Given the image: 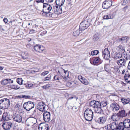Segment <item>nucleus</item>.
Segmentation results:
<instances>
[{
    "instance_id": "nucleus-1",
    "label": "nucleus",
    "mask_w": 130,
    "mask_h": 130,
    "mask_svg": "<svg viewBox=\"0 0 130 130\" xmlns=\"http://www.w3.org/2000/svg\"><path fill=\"white\" fill-rule=\"evenodd\" d=\"M43 9L41 11L40 14L45 17L54 18V15L56 14L53 11V8L51 5L47 3L43 4Z\"/></svg>"
},
{
    "instance_id": "nucleus-2",
    "label": "nucleus",
    "mask_w": 130,
    "mask_h": 130,
    "mask_svg": "<svg viewBox=\"0 0 130 130\" xmlns=\"http://www.w3.org/2000/svg\"><path fill=\"white\" fill-rule=\"evenodd\" d=\"M65 0H56V4L53 6V10L54 12L57 14L62 13L61 6L63 4Z\"/></svg>"
},
{
    "instance_id": "nucleus-3",
    "label": "nucleus",
    "mask_w": 130,
    "mask_h": 130,
    "mask_svg": "<svg viewBox=\"0 0 130 130\" xmlns=\"http://www.w3.org/2000/svg\"><path fill=\"white\" fill-rule=\"evenodd\" d=\"M89 106L94 108L95 113L100 114L103 113V111L101 109V104L100 102L92 101L90 102Z\"/></svg>"
},
{
    "instance_id": "nucleus-4",
    "label": "nucleus",
    "mask_w": 130,
    "mask_h": 130,
    "mask_svg": "<svg viewBox=\"0 0 130 130\" xmlns=\"http://www.w3.org/2000/svg\"><path fill=\"white\" fill-rule=\"evenodd\" d=\"M84 117L86 120L91 121L93 117V112L90 109L88 108L86 109L84 113Z\"/></svg>"
},
{
    "instance_id": "nucleus-5",
    "label": "nucleus",
    "mask_w": 130,
    "mask_h": 130,
    "mask_svg": "<svg viewBox=\"0 0 130 130\" xmlns=\"http://www.w3.org/2000/svg\"><path fill=\"white\" fill-rule=\"evenodd\" d=\"M91 21L89 19L83 21L80 23L79 28L82 31L86 29L90 25Z\"/></svg>"
},
{
    "instance_id": "nucleus-6",
    "label": "nucleus",
    "mask_w": 130,
    "mask_h": 130,
    "mask_svg": "<svg viewBox=\"0 0 130 130\" xmlns=\"http://www.w3.org/2000/svg\"><path fill=\"white\" fill-rule=\"evenodd\" d=\"M35 103L31 101H29L24 103L23 107L26 110L29 111L34 107Z\"/></svg>"
},
{
    "instance_id": "nucleus-7",
    "label": "nucleus",
    "mask_w": 130,
    "mask_h": 130,
    "mask_svg": "<svg viewBox=\"0 0 130 130\" xmlns=\"http://www.w3.org/2000/svg\"><path fill=\"white\" fill-rule=\"evenodd\" d=\"M13 126V124L12 121H5L2 125L3 128L5 130H10Z\"/></svg>"
},
{
    "instance_id": "nucleus-8",
    "label": "nucleus",
    "mask_w": 130,
    "mask_h": 130,
    "mask_svg": "<svg viewBox=\"0 0 130 130\" xmlns=\"http://www.w3.org/2000/svg\"><path fill=\"white\" fill-rule=\"evenodd\" d=\"M12 118L13 120L18 123H21L22 120V117L19 114L14 113L12 116Z\"/></svg>"
},
{
    "instance_id": "nucleus-9",
    "label": "nucleus",
    "mask_w": 130,
    "mask_h": 130,
    "mask_svg": "<svg viewBox=\"0 0 130 130\" xmlns=\"http://www.w3.org/2000/svg\"><path fill=\"white\" fill-rule=\"evenodd\" d=\"M45 105L42 102H39L37 105V108L39 110L44 112L45 110Z\"/></svg>"
},
{
    "instance_id": "nucleus-10",
    "label": "nucleus",
    "mask_w": 130,
    "mask_h": 130,
    "mask_svg": "<svg viewBox=\"0 0 130 130\" xmlns=\"http://www.w3.org/2000/svg\"><path fill=\"white\" fill-rule=\"evenodd\" d=\"M43 114V119L46 122H48L51 120V113L48 111H44Z\"/></svg>"
},
{
    "instance_id": "nucleus-11",
    "label": "nucleus",
    "mask_w": 130,
    "mask_h": 130,
    "mask_svg": "<svg viewBox=\"0 0 130 130\" xmlns=\"http://www.w3.org/2000/svg\"><path fill=\"white\" fill-rule=\"evenodd\" d=\"M107 118L106 116L101 117L98 118L96 122L101 125L106 124L107 122Z\"/></svg>"
},
{
    "instance_id": "nucleus-12",
    "label": "nucleus",
    "mask_w": 130,
    "mask_h": 130,
    "mask_svg": "<svg viewBox=\"0 0 130 130\" xmlns=\"http://www.w3.org/2000/svg\"><path fill=\"white\" fill-rule=\"evenodd\" d=\"M127 59V57H126L125 59H120L116 61L117 63L121 67L123 66L126 67V60Z\"/></svg>"
},
{
    "instance_id": "nucleus-13",
    "label": "nucleus",
    "mask_w": 130,
    "mask_h": 130,
    "mask_svg": "<svg viewBox=\"0 0 130 130\" xmlns=\"http://www.w3.org/2000/svg\"><path fill=\"white\" fill-rule=\"evenodd\" d=\"M112 5V1L111 0H106L103 3L102 7L104 9H107L110 7Z\"/></svg>"
},
{
    "instance_id": "nucleus-14",
    "label": "nucleus",
    "mask_w": 130,
    "mask_h": 130,
    "mask_svg": "<svg viewBox=\"0 0 130 130\" xmlns=\"http://www.w3.org/2000/svg\"><path fill=\"white\" fill-rule=\"evenodd\" d=\"M110 107L111 110L114 112H117L120 108L119 105L116 103H112L111 104Z\"/></svg>"
},
{
    "instance_id": "nucleus-15",
    "label": "nucleus",
    "mask_w": 130,
    "mask_h": 130,
    "mask_svg": "<svg viewBox=\"0 0 130 130\" xmlns=\"http://www.w3.org/2000/svg\"><path fill=\"white\" fill-rule=\"evenodd\" d=\"M13 83V81L10 79H3L1 81V83L2 85H6Z\"/></svg>"
},
{
    "instance_id": "nucleus-16",
    "label": "nucleus",
    "mask_w": 130,
    "mask_h": 130,
    "mask_svg": "<svg viewBox=\"0 0 130 130\" xmlns=\"http://www.w3.org/2000/svg\"><path fill=\"white\" fill-rule=\"evenodd\" d=\"M39 130H48V126L47 124L41 123L39 126Z\"/></svg>"
},
{
    "instance_id": "nucleus-17",
    "label": "nucleus",
    "mask_w": 130,
    "mask_h": 130,
    "mask_svg": "<svg viewBox=\"0 0 130 130\" xmlns=\"http://www.w3.org/2000/svg\"><path fill=\"white\" fill-rule=\"evenodd\" d=\"M34 49L36 51L39 52H41L44 50L43 47L39 45H36L34 46Z\"/></svg>"
},
{
    "instance_id": "nucleus-18",
    "label": "nucleus",
    "mask_w": 130,
    "mask_h": 130,
    "mask_svg": "<svg viewBox=\"0 0 130 130\" xmlns=\"http://www.w3.org/2000/svg\"><path fill=\"white\" fill-rule=\"evenodd\" d=\"M125 128H130V120L126 119L123 122Z\"/></svg>"
},
{
    "instance_id": "nucleus-19",
    "label": "nucleus",
    "mask_w": 130,
    "mask_h": 130,
    "mask_svg": "<svg viewBox=\"0 0 130 130\" xmlns=\"http://www.w3.org/2000/svg\"><path fill=\"white\" fill-rule=\"evenodd\" d=\"M4 109L8 108L10 104L9 100L7 99H4Z\"/></svg>"
},
{
    "instance_id": "nucleus-20",
    "label": "nucleus",
    "mask_w": 130,
    "mask_h": 130,
    "mask_svg": "<svg viewBox=\"0 0 130 130\" xmlns=\"http://www.w3.org/2000/svg\"><path fill=\"white\" fill-rule=\"evenodd\" d=\"M122 54L116 52L112 55L113 58L117 60V59H120L122 57Z\"/></svg>"
},
{
    "instance_id": "nucleus-21",
    "label": "nucleus",
    "mask_w": 130,
    "mask_h": 130,
    "mask_svg": "<svg viewBox=\"0 0 130 130\" xmlns=\"http://www.w3.org/2000/svg\"><path fill=\"white\" fill-rule=\"evenodd\" d=\"M118 113V115L121 118L127 116V114L126 112L125 113V111L124 109L121 110L120 111H119Z\"/></svg>"
},
{
    "instance_id": "nucleus-22",
    "label": "nucleus",
    "mask_w": 130,
    "mask_h": 130,
    "mask_svg": "<svg viewBox=\"0 0 130 130\" xmlns=\"http://www.w3.org/2000/svg\"><path fill=\"white\" fill-rule=\"evenodd\" d=\"M116 50L118 52L120 53L125 51L124 48L122 46L119 45L117 47Z\"/></svg>"
},
{
    "instance_id": "nucleus-23",
    "label": "nucleus",
    "mask_w": 130,
    "mask_h": 130,
    "mask_svg": "<svg viewBox=\"0 0 130 130\" xmlns=\"http://www.w3.org/2000/svg\"><path fill=\"white\" fill-rule=\"evenodd\" d=\"M9 119L8 114L6 113H3L2 118L0 119V121H1L3 120H6L7 121H9L8 120Z\"/></svg>"
},
{
    "instance_id": "nucleus-24",
    "label": "nucleus",
    "mask_w": 130,
    "mask_h": 130,
    "mask_svg": "<svg viewBox=\"0 0 130 130\" xmlns=\"http://www.w3.org/2000/svg\"><path fill=\"white\" fill-rule=\"evenodd\" d=\"M123 105L128 104L130 102V100L129 98H123L121 99Z\"/></svg>"
},
{
    "instance_id": "nucleus-25",
    "label": "nucleus",
    "mask_w": 130,
    "mask_h": 130,
    "mask_svg": "<svg viewBox=\"0 0 130 130\" xmlns=\"http://www.w3.org/2000/svg\"><path fill=\"white\" fill-rule=\"evenodd\" d=\"M120 118H121V117L118 115L117 113V114L116 113L112 115L111 117V119L113 120H115L117 121L119 120Z\"/></svg>"
},
{
    "instance_id": "nucleus-26",
    "label": "nucleus",
    "mask_w": 130,
    "mask_h": 130,
    "mask_svg": "<svg viewBox=\"0 0 130 130\" xmlns=\"http://www.w3.org/2000/svg\"><path fill=\"white\" fill-rule=\"evenodd\" d=\"M124 128L123 123L120 122L117 126L116 130H124Z\"/></svg>"
},
{
    "instance_id": "nucleus-27",
    "label": "nucleus",
    "mask_w": 130,
    "mask_h": 130,
    "mask_svg": "<svg viewBox=\"0 0 130 130\" xmlns=\"http://www.w3.org/2000/svg\"><path fill=\"white\" fill-rule=\"evenodd\" d=\"M110 128L111 129L116 130L117 126V124L115 122H112L110 125H109Z\"/></svg>"
},
{
    "instance_id": "nucleus-28",
    "label": "nucleus",
    "mask_w": 130,
    "mask_h": 130,
    "mask_svg": "<svg viewBox=\"0 0 130 130\" xmlns=\"http://www.w3.org/2000/svg\"><path fill=\"white\" fill-rule=\"evenodd\" d=\"M76 28H75L74 31L73 33V35L75 36H77L80 33L82 32V31L79 28L76 30Z\"/></svg>"
},
{
    "instance_id": "nucleus-29",
    "label": "nucleus",
    "mask_w": 130,
    "mask_h": 130,
    "mask_svg": "<svg viewBox=\"0 0 130 130\" xmlns=\"http://www.w3.org/2000/svg\"><path fill=\"white\" fill-rule=\"evenodd\" d=\"M124 79L127 83L130 82V74L128 73L125 74L124 76Z\"/></svg>"
},
{
    "instance_id": "nucleus-30",
    "label": "nucleus",
    "mask_w": 130,
    "mask_h": 130,
    "mask_svg": "<svg viewBox=\"0 0 130 130\" xmlns=\"http://www.w3.org/2000/svg\"><path fill=\"white\" fill-rule=\"evenodd\" d=\"M100 60V59L99 57H97L95 58L93 60V61H91V63L92 64L96 65L99 62Z\"/></svg>"
},
{
    "instance_id": "nucleus-31",
    "label": "nucleus",
    "mask_w": 130,
    "mask_h": 130,
    "mask_svg": "<svg viewBox=\"0 0 130 130\" xmlns=\"http://www.w3.org/2000/svg\"><path fill=\"white\" fill-rule=\"evenodd\" d=\"M114 17L111 14L104 15L103 17L104 19L108 20L110 19H112Z\"/></svg>"
},
{
    "instance_id": "nucleus-32",
    "label": "nucleus",
    "mask_w": 130,
    "mask_h": 130,
    "mask_svg": "<svg viewBox=\"0 0 130 130\" xmlns=\"http://www.w3.org/2000/svg\"><path fill=\"white\" fill-rule=\"evenodd\" d=\"M128 39L127 37L125 36L123 37L122 38L119 39L118 41H121L123 43L124 42H126L127 41Z\"/></svg>"
},
{
    "instance_id": "nucleus-33",
    "label": "nucleus",
    "mask_w": 130,
    "mask_h": 130,
    "mask_svg": "<svg viewBox=\"0 0 130 130\" xmlns=\"http://www.w3.org/2000/svg\"><path fill=\"white\" fill-rule=\"evenodd\" d=\"M39 70V69L37 68H33L32 69L30 73H35L38 72Z\"/></svg>"
},
{
    "instance_id": "nucleus-34",
    "label": "nucleus",
    "mask_w": 130,
    "mask_h": 130,
    "mask_svg": "<svg viewBox=\"0 0 130 130\" xmlns=\"http://www.w3.org/2000/svg\"><path fill=\"white\" fill-rule=\"evenodd\" d=\"M0 108L4 109V99L0 100Z\"/></svg>"
},
{
    "instance_id": "nucleus-35",
    "label": "nucleus",
    "mask_w": 130,
    "mask_h": 130,
    "mask_svg": "<svg viewBox=\"0 0 130 130\" xmlns=\"http://www.w3.org/2000/svg\"><path fill=\"white\" fill-rule=\"evenodd\" d=\"M99 51L98 50H95L92 51L91 53V55H97L99 53Z\"/></svg>"
},
{
    "instance_id": "nucleus-36",
    "label": "nucleus",
    "mask_w": 130,
    "mask_h": 130,
    "mask_svg": "<svg viewBox=\"0 0 130 130\" xmlns=\"http://www.w3.org/2000/svg\"><path fill=\"white\" fill-rule=\"evenodd\" d=\"M23 80L21 78H18L17 80V82L20 85H21L23 84Z\"/></svg>"
},
{
    "instance_id": "nucleus-37",
    "label": "nucleus",
    "mask_w": 130,
    "mask_h": 130,
    "mask_svg": "<svg viewBox=\"0 0 130 130\" xmlns=\"http://www.w3.org/2000/svg\"><path fill=\"white\" fill-rule=\"evenodd\" d=\"M81 82L85 85H87L89 84L87 80L84 78L83 80H81Z\"/></svg>"
},
{
    "instance_id": "nucleus-38",
    "label": "nucleus",
    "mask_w": 130,
    "mask_h": 130,
    "mask_svg": "<svg viewBox=\"0 0 130 130\" xmlns=\"http://www.w3.org/2000/svg\"><path fill=\"white\" fill-rule=\"evenodd\" d=\"M103 54H104V53L106 54H110V53L109 51H108V48H106L104 50L103 53Z\"/></svg>"
},
{
    "instance_id": "nucleus-39",
    "label": "nucleus",
    "mask_w": 130,
    "mask_h": 130,
    "mask_svg": "<svg viewBox=\"0 0 130 130\" xmlns=\"http://www.w3.org/2000/svg\"><path fill=\"white\" fill-rule=\"evenodd\" d=\"M103 54V56L104 58L106 60H108L110 57V54H106L104 53V54Z\"/></svg>"
},
{
    "instance_id": "nucleus-40",
    "label": "nucleus",
    "mask_w": 130,
    "mask_h": 130,
    "mask_svg": "<svg viewBox=\"0 0 130 130\" xmlns=\"http://www.w3.org/2000/svg\"><path fill=\"white\" fill-rule=\"evenodd\" d=\"M11 88L12 89H18L19 88V87L17 85L14 84L11 85Z\"/></svg>"
},
{
    "instance_id": "nucleus-41",
    "label": "nucleus",
    "mask_w": 130,
    "mask_h": 130,
    "mask_svg": "<svg viewBox=\"0 0 130 130\" xmlns=\"http://www.w3.org/2000/svg\"><path fill=\"white\" fill-rule=\"evenodd\" d=\"M120 67H119L118 66H116L114 67L113 68L114 70L116 72H119L120 71L119 69Z\"/></svg>"
},
{
    "instance_id": "nucleus-42",
    "label": "nucleus",
    "mask_w": 130,
    "mask_h": 130,
    "mask_svg": "<svg viewBox=\"0 0 130 130\" xmlns=\"http://www.w3.org/2000/svg\"><path fill=\"white\" fill-rule=\"evenodd\" d=\"M49 73L48 71H46L42 72L40 74L41 76H44L47 74Z\"/></svg>"
},
{
    "instance_id": "nucleus-43",
    "label": "nucleus",
    "mask_w": 130,
    "mask_h": 130,
    "mask_svg": "<svg viewBox=\"0 0 130 130\" xmlns=\"http://www.w3.org/2000/svg\"><path fill=\"white\" fill-rule=\"evenodd\" d=\"M62 72H63L64 71V73L65 74V75H66V73H67V76L68 77V76H69L68 72H67V71H65L62 68ZM66 77V75H65V76L64 77V80H67V79Z\"/></svg>"
},
{
    "instance_id": "nucleus-44",
    "label": "nucleus",
    "mask_w": 130,
    "mask_h": 130,
    "mask_svg": "<svg viewBox=\"0 0 130 130\" xmlns=\"http://www.w3.org/2000/svg\"><path fill=\"white\" fill-rule=\"evenodd\" d=\"M51 79V76L48 75L47 76L44 78L43 81L50 80Z\"/></svg>"
},
{
    "instance_id": "nucleus-45",
    "label": "nucleus",
    "mask_w": 130,
    "mask_h": 130,
    "mask_svg": "<svg viewBox=\"0 0 130 130\" xmlns=\"http://www.w3.org/2000/svg\"><path fill=\"white\" fill-rule=\"evenodd\" d=\"M36 2L37 3H42L43 4L44 3V0H36Z\"/></svg>"
},
{
    "instance_id": "nucleus-46",
    "label": "nucleus",
    "mask_w": 130,
    "mask_h": 130,
    "mask_svg": "<svg viewBox=\"0 0 130 130\" xmlns=\"http://www.w3.org/2000/svg\"><path fill=\"white\" fill-rule=\"evenodd\" d=\"M37 31V30L35 29H32L29 32V33L30 34H32L33 33H34Z\"/></svg>"
},
{
    "instance_id": "nucleus-47",
    "label": "nucleus",
    "mask_w": 130,
    "mask_h": 130,
    "mask_svg": "<svg viewBox=\"0 0 130 130\" xmlns=\"http://www.w3.org/2000/svg\"><path fill=\"white\" fill-rule=\"evenodd\" d=\"M99 39V37L97 35H95L93 36V40L94 41H97Z\"/></svg>"
},
{
    "instance_id": "nucleus-48",
    "label": "nucleus",
    "mask_w": 130,
    "mask_h": 130,
    "mask_svg": "<svg viewBox=\"0 0 130 130\" xmlns=\"http://www.w3.org/2000/svg\"><path fill=\"white\" fill-rule=\"evenodd\" d=\"M69 97V98L68 99V100L70 99H75L76 100H77V99H78L77 98L76 96H71L70 97Z\"/></svg>"
},
{
    "instance_id": "nucleus-49",
    "label": "nucleus",
    "mask_w": 130,
    "mask_h": 130,
    "mask_svg": "<svg viewBox=\"0 0 130 130\" xmlns=\"http://www.w3.org/2000/svg\"><path fill=\"white\" fill-rule=\"evenodd\" d=\"M22 98H25V99L29 98L31 97L30 95H23L22 96Z\"/></svg>"
},
{
    "instance_id": "nucleus-50",
    "label": "nucleus",
    "mask_w": 130,
    "mask_h": 130,
    "mask_svg": "<svg viewBox=\"0 0 130 130\" xmlns=\"http://www.w3.org/2000/svg\"><path fill=\"white\" fill-rule=\"evenodd\" d=\"M54 79L56 80H60V77H59V76L58 75H56L54 76Z\"/></svg>"
},
{
    "instance_id": "nucleus-51",
    "label": "nucleus",
    "mask_w": 130,
    "mask_h": 130,
    "mask_svg": "<svg viewBox=\"0 0 130 130\" xmlns=\"http://www.w3.org/2000/svg\"><path fill=\"white\" fill-rule=\"evenodd\" d=\"M128 3L127 0H123V3L122 4V5H125Z\"/></svg>"
},
{
    "instance_id": "nucleus-52",
    "label": "nucleus",
    "mask_w": 130,
    "mask_h": 130,
    "mask_svg": "<svg viewBox=\"0 0 130 130\" xmlns=\"http://www.w3.org/2000/svg\"><path fill=\"white\" fill-rule=\"evenodd\" d=\"M121 54H122V56L124 57H125L126 54V52H125V51L124 52H122L121 53Z\"/></svg>"
},
{
    "instance_id": "nucleus-53",
    "label": "nucleus",
    "mask_w": 130,
    "mask_h": 130,
    "mask_svg": "<svg viewBox=\"0 0 130 130\" xmlns=\"http://www.w3.org/2000/svg\"><path fill=\"white\" fill-rule=\"evenodd\" d=\"M78 79L80 80V82H81L82 80H83L84 78V77H83L81 76H78Z\"/></svg>"
},
{
    "instance_id": "nucleus-54",
    "label": "nucleus",
    "mask_w": 130,
    "mask_h": 130,
    "mask_svg": "<svg viewBox=\"0 0 130 130\" xmlns=\"http://www.w3.org/2000/svg\"><path fill=\"white\" fill-rule=\"evenodd\" d=\"M26 85L27 87H30L32 86V84L31 83L27 84H26Z\"/></svg>"
},
{
    "instance_id": "nucleus-55",
    "label": "nucleus",
    "mask_w": 130,
    "mask_h": 130,
    "mask_svg": "<svg viewBox=\"0 0 130 130\" xmlns=\"http://www.w3.org/2000/svg\"><path fill=\"white\" fill-rule=\"evenodd\" d=\"M50 86H48V84H47L45 86H42V88L45 89H46L47 88H48Z\"/></svg>"
},
{
    "instance_id": "nucleus-56",
    "label": "nucleus",
    "mask_w": 130,
    "mask_h": 130,
    "mask_svg": "<svg viewBox=\"0 0 130 130\" xmlns=\"http://www.w3.org/2000/svg\"><path fill=\"white\" fill-rule=\"evenodd\" d=\"M73 82H69L67 84V85L68 86H70L72 84Z\"/></svg>"
},
{
    "instance_id": "nucleus-57",
    "label": "nucleus",
    "mask_w": 130,
    "mask_h": 130,
    "mask_svg": "<svg viewBox=\"0 0 130 130\" xmlns=\"http://www.w3.org/2000/svg\"><path fill=\"white\" fill-rule=\"evenodd\" d=\"M102 105L103 107L107 105V103L106 102H102Z\"/></svg>"
},
{
    "instance_id": "nucleus-58",
    "label": "nucleus",
    "mask_w": 130,
    "mask_h": 130,
    "mask_svg": "<svg viewBox=\"0 0 130 130\" xmlns=\"http://www.w3.org/2000/svg\"><path fill=\"white\" fill-rule=\"evenodd\" d=\"M3 20L5 23H7L8 21V19L6 18H4Z\"/></svg>"
},
{
    "instance_id": "nucleus-59",
    "label": "nucleus",
    "mask_w": 130,
    "mask_h": 130,
    "mask_svg": "<svg viewBox=\"0 0 130 130\" xmlns=\"http://www.w3.org/2000/svg\"><path fill=\"white\" fill-rule=\"evenodd\" d=\"M127 69L129 70H130V61L128 62V65L127 66Z\"/></svg>"
},
{
    "instance_id": "nucleus-60",
    "label": "nucleus",
    "mask_w": 130,
    "mask_h": 130,
    "mask_svg": "<svg viewBox=\"0 0 130 130\" xmlns=\"http://www.w3.org/2000/svg\"><path fill=\"white\" fill-rule=\"evenodd\" d=\"M22 58L24 59H26L28 58V56H22Z\"/></svg>"
},
{
    "instance_id": "nucleus-61",
    "label": "nucleus",
    "mask_w": 130,
    "mask_h": 130,
    "mask_svg": "<svg viewBox=\"0 0 130 130\" xmlns=\"http://www.w3.org/2000/svg\"><path fill=\"white\" fill-rule=\"evenodd\" d=\"M46 1L48 2L49 3H51L53 1V0H46Z\"/></svg>"
},
{
    "instance_id": "nucleus-62",
    "label": "nucleus",
    "mask_w": 130,
    "mask_h": 130,
    "mask_svg": "<svg viewBox=\"0 0 130 130\" xmlns=\"http://www.w3.org/2000/svg\"><path fill=\"white\" fill-rule=\"evenodd\" d=\"M26 46L27 47L29 48L31 46V45L30 44H27Z\"/></svg>"
},
{
    "instance_id": "nucleus-63",
    "label": "nucleus",
    "mask_w": 130,
    "mask_h": 130,
    "mask_svg": "<svg viewBox=\"0 0 130 130\" xmlns=\"http://www.w3.org/2000/svg\"><path fill=\"white\" fill-rule=\"evenodd\" d=\"M20 105L18 104H17L15 106V107L17 108H18Z\"/></svg>"
},
{
    "instance_id": "nucleus-64",
    "label": "nucleus",
    "mask_w": 130,
    "mask_h": 130,
    "mask_svg": "<svg viewBox=\"0 0 130 130\" xmlns=\"http://www.w3.org/2000/svg\"><path fill=\"white\" fill-rule=\"evenodd\" d=\"M22 95H19L18 96V98H22Z\"/></svg>"
}]
</instances>
